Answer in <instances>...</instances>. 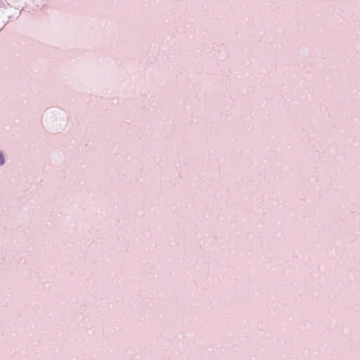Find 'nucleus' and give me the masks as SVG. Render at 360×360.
<instances>
[{"label": "nucleus", "instance_id": "f257e3e1", "mask_svg": "<svg viewBox=\"0 0 360 360\" xmlns=\"http://www.w3.org/2000/svg\"><path fill=\"white\" fill-rule=\"evenodd\" d=\"M4 163V158L3 155L0 153V165H3Z\"/></svg>", "mask_w": 360, "mask_h": 360}]
</instances>
